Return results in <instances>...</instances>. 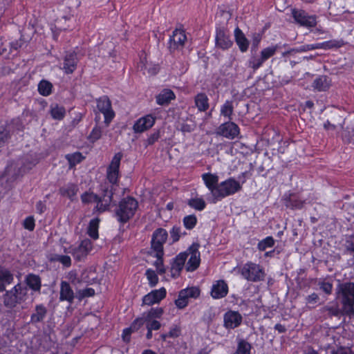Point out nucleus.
<instances>
[{
  "mask_svg": "<svg viewBox=\"0 0 354 354\" xmlns=\"http://www.w3.org/2000/svg\"><path fill=\"white\" fill-rule=\"evenodd\" d=\"M102 195L99 196L93 192H85L81 195L82 203L88 204L92 202L97 203L94 210L98 213H102L109 209L111 203L113 201L111 191L109 189L106 185H101Z\"/></svg>",
  "mask_w": 354,
  "mask_h": 354,
  "instance_id": "obj_1",
  "label": "nucleus"
},
{
  "mask_svg": "<svg viewBox=\"0 0 354 354\" xmlns=\"http://www.w3.org/2000/svg\"><path fill=\"white\" fill-rule=\"evenodd\" d=\"M337 297L342 304V313L346 315H354V283H339L337 287Z\"/></svg>",
  "mask_w": 354,
  "mask_h": 354,
  "instance_id": "obj_2",
  "label": "nucleus"
},
{
  "mask_svg": "<svg viewBox=\"0 0 354 354\" xmlns=\"http://www.w3.org/2000/svg\"><path fill=\"white\" fill-rule=\"evenodd\" d=\"M28 298L27 287H24L21 283H17L10 290H6L3 295V306L9 309H13L24 303Z\"/></svg>",
  "mask_w": 354,
  "mask_h": 354,
  "instance_id": "obj_3",
  "label": "nucleus"
},
{
  "mask_svg": "<svg viewBox=\"0 0 354 354\" xmlns=\"http://www.w3.org/2000/svg\"><path fill=\"white\" fill-rule=\"evenodd\" d=\"M138 207V203L133 197L122 199L115 211L118 221L122 225L127 223L134 216Z\"/></svg>",
  "mask_w": 354,
  "mask_h": 354,
  "instance_id": "obj_4",
  "label": "nucleus"
},
{
  "mask_svg": "<svg viewBox=\"0 0 354 354\" xmlns=\"http://www.w3.org/2000/svg\"><path fill=\"white\" fill-rule=\"evenodd\" d=\"M122 156L123 155L121 152L116 153L106 169V178L110 185L106 183L104 185L109 186V189L111 191L113 198L116 190V187H118L120 166Z\"/></svg>",
  "mask_w": 354,
  "mask_h": 354,
  "instance_id": "obj_5",
  "label": "nucleus"
},
{
  "mask_svg": "<svg viewBox=\"0 0 354 354\" xmlns=\"http://www.w3.org/2000/svg\"><path fill=\"white\" fill-rule=\"evenodd\" d=\"M240 274L245 280L254 283L264 281L266 275L261 265L252 261H248L241 268Z\"/></svg>",
  "mask_w": 354,
  "mask_h": 354,
  "instance_id": "obj_6",
  "label": "nucleus"
},
{
  "mask_svg": "<svg viewBox=\"0 0 354 354\" xmlns=\"http://www.w3.org/2000/svg\"><path fill=\"white\" fill-rule=\"evenodd\" d=\"M241 189L242 185L238 180L234 178H229L218 185V189L215 192L216 196L213 199V203H215L226 196L233 195L241 191Z\"/></svg>",
  "mask_w": 354,
  "mask_h": 354,
  "instance_id": "obj_7",
  "label": "nucleus"
},
{
  "mask_svg": "<svg viewBox=\"0 0 354 354\" xmlns=\"http://www.w3.org/2000/svg\"><path fill=\"white\" fill-rule=\"evenodd\" d=\"M98 111L104 115V123L106 127L109 125L115 117V112L112 109L111 102L106 95H103L96 100Z\"/></svg>",
  "mask_w": 354,
  "mask_h": 354,
  "instance_id": "obj_8",
  "label": "nucleus"
},
{
  "mask_svg": "<svg viewBox=\"0 0 354 354\" xmlns=\"http://www.w3.org/2000/svg\"><path fill=\"white\" fill-rule=\"evenodd\" d=\"M168 238L167 231L162 227H158L154 230L151 236V248L155 252H159L160 254L164 252L163 245Z\"/></svg>",
  "mask_w": 354,
  "mask_h": 354,
  "instance_id": "obj_9",
  "label": "nucleus"
},
{
  "mask_svg": "<svg viewBox=\"0 0 354 354\" xmlns=\"http://www.w3.org/2000/svg\"><path fill=\"white\" fill-rule=\"evenodd\" d=\"M92 248V242L89 239H86L82 240L78 246L69 247L68 252L73 255L75 259L80 261L86 257Z\"/></svg>",
  "mask_w": 354,
  "mask_h": 354,
  "instance_id": "obj_10",
  "label": "nucleus"
},
{
  "mask_svg": "<svg viewBox=\"0 0 354 354\" xmlns=\"http://www.w3.org/2000/svg\"><path fill=\"white\" fill-rule=\"evenodd\" d=\"M186 40L187 36L185 30L178 29L174 30L169 40L168 48L169 52L174 53L176 50H182Z\"/></svg>",
  "mask_w": 354,
  "mask_h": 354,
  "instance_id": "obj_11",
  "label": "nucleus"
},
{
  "mask_svg": "<svg viewBox=\"0 0 354 354\" xmlns=\"http://www.w3.org/2000/svg\"><path fill=\"white\" fill-rule=\"evenodd\" d=\"M239 133L240 129L239 126L230 120L221 124L216 131V135L230 140L236 138Z\"/></svg>",
  "mask_w": 354,
  "mask_h": 354,
  "instance_id": "obj_12",
  "label": "nucleus"
},
{
  "mask_svg": "<svg viewBox=\"0 0 354 354\" xmlns=\"http://www.w3.org/2000/svg\"><path fill=\"white\" fill-rule=\"evenodd\" d=\"M292 17L295 21L301 26L313 28L317 25V17L315 15H309L302 10H292Z\"/></svg>",
  "mask_w": 354,
  "mask_h": 354,
  "instance_id": "obj_13",
  "label": "nucleus"
},
{
  "mask_svg": "<svg viewBox=\"0 0 354 354\" xmlns=\"http://www.w3.org/2000/svg\"><path fill=\"white\" fill-rule=\"evenodd\" d=\"M199 247L200 245L198 243H194L186 251L187 252L188 255L190 254V258L186 265V270L187 272H193L196 270L200 265L201 257L200 252L198 251Z\"/></svg>",
  "mask_w": 354,
  "mask_h": 354,
  "instance_id": "obj_14",
  "label": "nucleus"
},
{
  "mask_svg": "<svg viewBox=\"0 0 354 354\" xmlns=\"http://www.w3.org/2000/svg\"><path fill=\"white\" fill-rule=\"evenodd\" d=\"M283 205L290 209H300L304 204L305 200L301 198L300 196L293 192H286L282 197Z\"/></svg>",
  "mask_w": 354,
  "mask_h": 354,
  "instance_id": "obj_15",
  "label": "nucleus"
},
{
  "mask_svg": "<svg viewBox=\"0 0 354 354\" xmlns=\"http://www.w3.org/2000/svg\"><path fill=\"white\" fill-rule=\"evenodd\" d=\"M25 285L24 287H27V289L31 290V295L34 293L40 294L41 289V279L36 274L29 273L24 277V281Z\"/></svg>",
  "mask_w": 354,
  "mask_h": 354,
  "instance_id": "obj_16",
  "label": "nucleus"
},
{
  "mask_svg": "<svg viewBox=\"0 0 354 354\" xmlns=\"http://www.w3.org/2000/svg\"><path fill=\"white\" fill-rule=\"evenodd\" d=\"M243 317L238 311L228 310L224 314V326L227 329H234L241 324Z\"/></svg>",
  "mask_w": 354,
  "mask_h": 354,
  "instance_id": "obj_17",
  "label": "nucleus"
},
{
  "mask_svg": "<svg viewBox=\"0 0 354 354\" xmlns=\"http://www.w3.org/2000/svg\"><path fill=\"white\" fill-rule=\"evenodd\" d=\"M229 288L225 281L217 280L212 284L210 295L214 299L224 298L228 294Z\"/></svg>",
  "mask_w": 354,
  "mask_h": 354,
  "instance_id": "obj_18",
  "label": "nucleus"
},
{
  "mask_svg": "<svg viewBox=\"0 0 354 354\" xmlns=\"http://www.w3.org/2000/svg\"><path fill=\"white\" fill-rule=\"evenodd\" d=\"M215 41L216 47L222 50H227L233 44L228 32L223 28H216Z\"/></svg>",
  "mask_w": 354,
  "mask_h": 354,
  "instance_id": "obj_19",
  "label": "nucleus"
},
{
  "mask_svg": "<svg viewBox=\"0 0 354 354\" xmlns=\"http://www.w3.org/2000/svg\"><path fill=\"white\" fill-rule=\"evenodd\" d=\"M166 289L163 287L158 290H153L143 297L142 304L152 306L158 304L166 297Z\"/></svg>",
  "mask_w": 354,
  "mask_h": 354,
  "instance_id": "obj_20",
  "label": "nucleus"
},
{
  "mask_svg": "<svg viewBox=\"0 0 354 354\" xmlns=\"http://www.w3.org/2000/svg\"><path fill=\"white\" fill-rule=\"evenodd\" d=\"M79 59L75 51L67 52L64 57L62 69L66 74L73 73L77 68Z\"/></svg>",
  "mask_w": 354,
  "mask_h": 354,
  "instance_id": "obj_21",
  "label": "nucleus"
},
{
  "mask_svg": "<svg viewBox=\"0 0 354 354\" xmlns=\"http://www.w3.org/2000/svg\"><path fill=\"white\" fill-rule=\"evenodd\" d=\"M187 257V252H184L180 253L174 259L171 265V275L173 278H177L180 276Z\"/></svg>",
  "mask_w": 354,
  "mask_h": 354,
  "instance_id": "obj_22",
  "label": "nucleus"
},
{
  "mask_svg": "<svg viewBox=\"0 0 354 354\" xmlns=\"http://www.w3.org/2000/svg\"><path fill=\"white\" fill-rule=\"evenodd\" d=\"M155 120L156 118L152 115H147L138 119L134 124L133 129L136 133L144 132L153 126Z\"/></svg>",
  "mask_w": 354,
  "mask_h": 354,
  "instance_id": "obj_23",
  "label": "nucleus"
},
{
  "mask_svg": "<svg viewBox=\"0 0 354 354\" xmlns=\"http://www.w3.org/2000/svg\"><path fill=\"white\" fill-rule=\"evenodd\" d=\"M48 314L47 308L42 304H37L35 306L33 313L30 315V322L32 324L43 322Z\"/></svg>",
  "mask_w": 354,
  "mask_h": 354,
  "instance_id": "obj_24",
  "label": "nucleus"
},
{
  "mask_svg": "<svg viewBox=\"0 0 354 354\" xmlns=\"http://www.w3.org/2000/svg\"><path fill=\"white\" fill-rule=\"evenodd\" d=\"M202 178L203 180H204L206 187L210 191L214 199L216 196L215 192L217 191L219 185L218 183V176L216 174L205 173L203 174Z\"/></svg>",
  "mask_w": 354,
  "mask_h": 354,
  "instance_id": "obj_25",
  "label": "nucleus"
},
{
  "mask_svg": "<svg viewBox=\"0 0 354 354\" xmlns=\"http://www.w3.org/2000/svg\"><path fill=\"white\" fill-rule=\"evenodd\" d=\"M78 191L79 187L77 185L69 183L59 189V194L62 196L66 197L71 201H74L76 198Z\"/></svg>",
  "mask_w": 354,
  "mask_h": 354,
  "instance_id": "obj_26",
  "label": "nucleus"
},
{
  "mask_svg": "<svg viewBox=\"0 0 354 354\" xmlns=\"http://www.w3.org/2000/svg\"><path fill=\"white\" fill-rule=\"evenodd\" d=\"M14 281L13 274L7 268L0 267V292L6 291V286Z\"/></svg>",
  "mask_w": 354,
  "mask_h": 354,
  "instance_id": "obj_27",
  "label": "nucleus"
},
{
  "mask_svg": "<svg viewBox=\"0 0 354 354\" xmlns=\"http://www.w3.org/2000/svg\"><path fill=\"white\" fill-rule=\"evenodd\" d=\"M330 82L326 75H319L315 79L312 87L317 91H325L329 88Z\"/></svg>",
  "mask_w": 354,
  "mask_h": 354,
  "instance_id": "obj_28",
  "label": "nucleus"
},
{
  "mask_svg": "<svg viewBox=\"0 0 354 354\" xmlns=\"http://www.w3.org/2000/svg\"><path fill=\"white\" fill-rule=\"evenodd\" d=\"M234 37L240 50L243 53L246 52L249 46V41L242 30L238 27L234 30Z\"/></svg>",
  "mask_w": 354,
  "mask_h": 354,
  "instance_id": "obj_29",
  "label": "nucleus"
},
{
  "mask_svg": "<svg viewBox=\"0 0 354 354\" xmlns=\"http://www.w3.org/2000/svg\"><path fill=\"white\" fill-rule=\"evenodd\" d=\"M59 299L68 302H72L74 299V292L70 284L66 281H62L61 283Z\"/></svg>",
  "mask_w": 354,
  "mask_h": 354,
  "instance_id": "obj_30",
  "label": "nucleus"
},
{
  "mask_svg": "<svg viewBox=\"0 0 354 354\" xmlns=\"http://www.w3.org/2000/svg\"><path fill=\"white\" fill-rule=\"evenodd\" d=\"M194 103L201 112L206 111L209 107V99L205 93H198L194 97Z\"/></svg>",
  "mask_w": 354,
  "mask_h": 354,
  "instance_id": "obj_31",
  "label": "nucleus"
},
{
  "mask_svg": "<svg viewBox=\"0 0 354 354\" xmlns=\"http://www.w3.org/2000/svg\"><path fill=\"white\" fill-rule=\"evenodd\" d=\"M174 98L175 94L171 90L164 89L156 96V102L159 105L168 104Z\"/></svg>",
  "mask_w": 354,
  "mask_h": 354,
  "instance_id": "obj_32",
  "label": "nucleus"
},
{
  "mask_svg": "<svg viewBox=\"0 0 354 354\" xmlns=\"http://www.w3.org/2000/svg\"><path fill=\"white\" fill-rule=\"evenodd\" d=\"M53 86L46 80H41L38 84V92L42 96H48L52 93Z\"/></svg>",
  "mask_w": 354,
  "mask_h": 354,
  "instance_id": "obj_33",
  "label": "nucleus"
},
{
  "mask_svg": "<svg viewBox=\"0 0 354 354\" xmlns=\"http://www.w3.org/2000/svg\"><path fill=\"white\" fill-rule=\"evenodd\" d=\"M99 223L100 219L97 218L91 219L89 222L88 227V236L93 239L94 240H96L98 239V227H99Z\"/></svg>",
  "mask_w": 354,
  "mask_h": 354,
  "instance_id": "obj_34",
  "label": "nucleus"
},
{
  "mask_svg": "<svg viewBox=\"0 0 354 354\" xmlns=\"http://www.w3.org/2000/svg\"><path fill=\"white\" fill-rule=\"evenodd\" d=\"M50 115L55 120H60L64 118L66 114L65 108L58 104L52 105L50 106Z\"/></svg>",
  "mask_w": 354,
  "mask_h": 354,
  "instance_id": "obj_35",
  "label": "nucleus"
},
{
  "mask_svg": "<svg viewBox=\"0 0 354 354\" xmlns=\"http://www.w3.org/2000/svg\"><path fill=\"white\" fill-rule=\"evenodd\" d=\"M234 112L232 102L227 100L221 108V115L227 118L229 120H232V115Z\"/></svg>",
  "mask_w": 354,
  "mask_h": 354,
  "instance_id": "obj_36",
  "label": "nucleus"
},
{
  "mask_svg": "<svg viewBox=\"0 0 354 354\" xmlns=\"http://www.w3.org/2000/svg\"><path fill=\"white\" fill-rule=\"evenodd\" d=\"M164 313V310L162 308H151L149 310L143 313V315L147 320L149 319H156L162 317Z\"/></svg>",
  "mask_w": 354,
  "mask_h": 354,
  "instance_id": "obj_37",
  "label": "nucleus"
},
{
  "mask_svg": "<svg viewBox=\"0 0 354 354\" xmlns=\"http://www.w3.org/2000/svg\"><path fill=\"white\" fill-rule=\"evenodd\" d=\"M279 48H280V46L278 44L272 45V46H268L266 48H263L261 51L260 56L261 57V59H263L264 62H266L269 58L272 57Z\"/></svg>",
  "mask_w": 354,
  "mask_h": 354,
  "instance_id": "obj_38",
  "label": "nucleus"
},
{
  "mask_svg": "<svg viewBox=\"0 0 354 354\" xmlns=\"http://www.w3.org/2000/svg\"><path fill=\"white\" fill-rule=\"evenodd\" d=\"M275 244V240L272 236H269L266 237L265 239L261 240L257 244V249L263 252L266 251L268 248H272Z\"/></svg>",
  "mask_w": 354,
  "mask_h": 354,
  "instance_id": "obj_39",
  "label": "nucleus"
},
{
  "mask_svg": "<svg viewBox=\"0 0 354 354\" xmlns=\"http://www.w3.org/2000/svg\"><path fill=\"white\" fill-rule=\"evenodd\" d=\"M187 205L198 211L203 210L206 206L205 201L201 198H191L188 200Z\"/></svg>",
  "mask_w": 354,
  "mask_h": 354,
  "instance_id": "obj_40",
  "label": "nucleus"
},
{
  "mask_svg": "<svg viewBox=\"0 0 354 354\" xmlns=\"http://www.w3.org/2000/svg\"><path fill=\"white\" fill-rule=\"evenodd\" d=\"M185 292H184L183 289L181 290L178 292V299L175 300V304L179 309H183L188 305L189 298Z\"/></svg>",
  "mask_w": 354,
  "mask_h": 354,
  "instance_id": "obj_41",
  "label": "nucleus"
},
{
  "mask_svg": "<svg viewBox=\"0 0 354 354\" xmlns=\"http://www.w3.org/2000/svg\"><path fill=\"white\" fill-rule=\"evenodd\" d=\"M50 261L59 262L65 268H69L71 266V259L68 255L54 254L50 258Z\"/></svg>",
  "mask_w": 354,
  "mask_h": 354,
  "instance_id": "obj_42",
  "label": "nucleus"
},
{
  "mask_svg": "<svg viewBox=\"0 0 354 354\" xmlns=\"http://www.w3.org/2000/svg\"><path fill=\"white\" fill-rule=\"evenodd\" d=\"M251 344L244 339L239 342L237 348L234 354H250Z\"/></svg>",
  "mask_w": 354,
  "mask_h": 354,
  "instance_id": "obj_43",
  "label": "nucleus"
},
{
  "mask_svg": "<svg viewBox=\"0 0 354 354\" xmlns=\"http://www.w3.org/2000/svg\"><path fill=\"white\" fill-rule=\"evenodd\" d=\"M342 138L344 142L354 144V128L346 127L342 133Z\"/></svg>",
  "mask_w": 354,
  "mask_h": 354,
  "instance_id": "obj_44",
  "label": "nucleus"
},
{
  "mask_svg": "<svg viewBox=\"0 0 354 354\" xmlns=\"http://www.w3.org/2000/svg\"><path fill=\"white\" fill-rule=\"evenodd\" d=\"M196 124L192 120H186L180 124L179 129L184 133H190L196 129Z\"/></svg>",
  "mask_w": 354,
  "mask_h": 354,
  "instance_id": "obj_45",
  "label": "nucleus"
},
{
  "mask_svg": "<svg viewBox=\"0 0 354 354\" xmlns=\"http://www.w3.org/2000/svg\"><path fill=\"white\" fill-rule=\"evenodd\" d=\"M163 255L164 252H162L161 254H160L159 252H156L155 257L157 259L153 263L156 268L157 272L160 274L165 273V268L163 265Z\"/></svg>",
  "mask_w": 354,
  "mask_h": 354,
  "instance_id": "obj_46",
  "label": "nucleus"
},
{
  "mask_svg": "<svg viewBox=\"0 0 354 354\" xmlns=\"http://www.w3.org/2000/svg\"><path fill=\"white\" fill-rule=\"evenodd\" d=\"M183 222L186 229L192 230L197 223V218L194 214H191L185 216Z\"/></svg>",
  "mask_w": 354,
  "mask_h": 354,
  "instance_id": "obj_47",
  "label": "nucleus"
},
{
  "mask_svg": "<svg viewBox=\"0 0 354 354\" xmlns=\"http://www.w3.org/2000/svg\"><path fill=\"white\" fill-rule=\"evenodd\" d=\"M317 285L319 289L326 295H330L333 291V283L325 279H319Z\"/></svg>",
  "mask_w": 354,
  "mask_h": 354,
  "instance_id": "obj_48",
  "label": "nucleus"
},
{
  "mask_svg": "<svg viewBox=\"0 0 354 354\" xmlns=\"http://www.w3.org/2000/svg\"><path fill=\"white\" fill-rule=\"evenodd\" d=\"M102 135V129L100 127L95 126L92 129L91 133L89 134L88 139L92 143L95 142L97 140L101 138Z\"/></svg>",
  "mask_w": 354,
  "mask_h": 354,
  "instance_id": "obj_49",
  "label": "nucleus"
},
{
  "mask_svg": "<svg viewBox=\"0 0 354 354\" xmlns=\"http://www.w3.org/2000/svg\"><path fill=\"white\" fill-rule=\"evenodd\" d=\"M144 324L147 325V319L143 314H142L141 317L133 320L130 327L133 332H136L138 331Z\"/></svg>",
  "mask_w": 354,
  "mask_h": 354,
  "instance_id": "obj_50",
  "label": "nucleus"
},
{
  "mask_svg": "<svg viewBox=\"0 0 354 354\" xmlns=\"http://www.w3.org/2000/svg\"><path fill=\"white\" fill-rule=\"evenodd\" d=\"M145 275L149 281V284L151 287H153L158 283V277L154 270L151 269L147 270Z\"/></svg>",
  "mask_w": 354,
  "mask_h": 354,
  "instance_id": "obj_51",
  "label": "nucleus"
},
{
  "mask_svg": "<svg viewBox=\"0 0 354 354\" xmlns=\"http://www.w3.org/2000/svg\"><path fill=\"white\" fill-rule=\"evenodd\" d=\"M170 237L172 239V243H176L179 241L182 236V228L180 226L174 225L169 232Z\"/></svg>",
  "mask_w": 354,
  "mask_h": 354,
  "instance_id": "obj_52",
  "label": "nucleus"
},
{
  "mask_svg": "<svg viewBox=\"0 0 354 354\" xmlns=\"http://www.w3.org/2000/svg\"><path fill=\"white\" fill-rule=\"evenodd\" d=\"M263 62L264 60L261 59V56L259 57H252L248 61V66L256 71L262 66Z\"/></svg>",
  "mask_w": 354,
  "mask_h": 354,
  "instance_id": "obj_53",
  "label": "nucleus"
},
{
  "mask_svg": "<svg viewBox=\"0 0 354 354\" xmlns=\"http://www.w3.org/2000/svg\"><path fill=\"white\" fill-rule=\"evenodd\" d=\"M66 158L71 165H75L77 163H80L84 159V157L81 153L76 152L73 154H68L66 156Z\"/></svg>",
  "mask_w": 354,
  "mask_h": 354,
  "instance_id": "obj_54",
  "label": "nucleus"
},
{
  "mask_svg": "<svg viewBox=\"0 0 354 354\" xmlns=\"http://www.w3.org/2000/svg\"><path fill=\"white\" fill-rule=\"evenodd\" d=\"M324 49L338 48L344 46V42L343 40H329L324 41Z\"/></svg>",
  "mask_w": 354,
  "mask_h": 354,
  "instance_id": "obj_55",
  "label": "nucleus"
},
{
  "mask_svg": "<svg viewBox=\"0 0 354 354\" xmlns=\"http://www.w3.org/2000/svg\"><path fill=\"white\" fill-rule=\"evenodd\" d=\"M185 294L187 295L188 298L196 299L200 296L201 290L198 288L192 286L183 289Z\"/></svg>",
  "mask_w": 354,
  "mask_h": 354,
  "instance_id": "obj_56",
  "label": "nucleus"
},
{
  "mask_svg": "<svg viewBox=\"0 0 354 354\" xmlns=\"http://www.w3.org/2000/svg\"><path fill=\"white\" fill-rule=\"evenodd\" d=\"M169 338H176L181 335V327L179 324H173L168 332Z\"/></svg>",
  "mask_w": 354,
  "mask_h": 354,
  "instance_id": "obj_57",
  "label": "nucleus"
},
{
  "mask_svg": "<svg viewBox=\"0 0 354 354\" xmlns=\"http://www.w3.org/2000/svg\"><path fill=\"white\" fill-rule=\"evenodd\" d=\"M161 324L156 319L147 320V328H150L151 330H158L161 328Z\"/></svg>",
  "mask_w": 354,
  "mask_h": 354,
  "instance_id": "obj_58",
  "label": "nucleus"
},
{
  "mask_svg": "<svg viewBox=\"0 0 354 354\" xmlns=\"http://www.w3.org/2000/svg\"><path fill=\"white\" fill-rule=\"evenodd\" d=\"M35 219L32 216H28L24 221V227L25 229L32 231L35 229Z\"/></svg>",
  "mask_w": 354,
  "mask_h": 354,
  "instance_id": "obj_59",
  "label": "nucleus"
},
{
  "mask_svg": "<svg viewBox=\"0 0 354 354\" xmlns=\"http://www.w3.org/2000/svg\"><path fill=\"white\" fill-rule=\"evenodd\" d=\"M9 137V133L3 126H0V147H2Z\"/></svg>",
  "mask_w": 354,
  "mask_h": 354,
  "instance_id": "obj_60",
  "label": "nucleus"
},
{
  "mask_svg": "<svg viewBox=\"0 0 354 354\" xmlns=\"http://www.w3.org/2000/svg\"><path fill=\"white\" fill-rule=\"evenodd\" d=\"M250 170L246 171L244 172H242L240 175L238 176L239 182L241 183V184H243L245 183L246 180L248 178H250L252 176V165L250 164Z\"/></svg>",
  "mask_w": 354,
  "mask_h": 354,
  "instance_id": "obj_61",
  "label": "nucleus"
},
{
  "mask_svg": "<svg viewBox=\"0 0 354 354\" xmlns=\"http://www.w3.org/2000/svg\"><path fill=\"white\" fill-rule=\"evenodd\" d=\"M132 333H134L131 328L129 326V328H126L123 330L122 332V339L125 342H129L131 340V335Z\"/></svg>",
  "mask_w": 354,
  "mask_h": 354,
  "instance_id": "obj_62",
  "label": "nucleus"
},
{
  "mask_svg": "<svg viewBox=\"0 0 354 354\" xmlns=\"http://www.w3.org/2000/svg\"><path fill=\"white\" fill-rule=\"evenodd\" d=\"M160 138V132L158 131L151 133L147 138V142L149 145L154 144Z\"/></svg>",
  "mask_w": 354,
  "mask_h": 354,
  "instance_id": "obj_63",
  "label": "nucleus"
},
{
  "mask_svg": "<svg viewBox=\"0 0 354 354\" xmlns=\"http://www.w3.org/2000/svg\"><path fill=\"white\" fill-rule=\"evenodd\" d=\"M306 302L310 304H315L319 301V296L317 293H312L306 298Z\"/></svg>",
  "mask_w": 354,
  "mask_h": 354,
  "instance_id": "obj_64",
  "label": "nucleus"
}]
</instances>
